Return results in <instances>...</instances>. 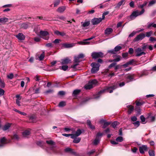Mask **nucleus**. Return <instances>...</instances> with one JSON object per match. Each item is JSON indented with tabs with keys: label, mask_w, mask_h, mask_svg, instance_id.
I'll list each match as a JSON object with an SVG mask.
<instances>
[{
	"label": "nucleus",
	"mask_w": 156,
	"mask_h": 156,
	"mask_svg": "<svg viewBox=\"0 0 156 156\" xmlns=\"http://www.w3.org/2000/svg\"><path fill=\"white\" fill-rule=\"evenodd\" d=\"M5 91L2 89L0 88V96H2L4 94Z\"/></svg>",
	"instance_id": "nucleus-60"
},
{
	"label": "nucleus",
	"mask_w": 156,
	"mask_h": 156,
	"mask_svg": "<svg viewBox=\"0 0 156 156\" xmlns=\"http://www.w3.org/2000/svg\"><path fill=\"white\" fill-rule=\"evenodd\" d=\"M60 41V40L59 39H56L53 42L55 44H57L59 43V41Z\"/></svg>",
	"instance_id": "nucleus-62"
},
{
	"label": "nucleus",
	"mask_w": 156,
	"mask_h": 156,
	"mask_svg": "<svg viewBox=\"0 0 156 156\" xmlns=\"http://www.w3.org/2000/svg\"><path fill=\"white\" fill-rule=\"evenodd\" d=\"M153 32L152 31H150L149 32H147L146 33V35L145 36L147 37H149L151 36L153 34Z\"/></svg>",
	"instance_id": "nucleus-40"
},
{
	"label": "nucleus",
	"mask_w": 156,
	"mask_h": 156,
	"mask_svg": "<svg viewBox=\"0 0 156 156\" xmlns=\"http://www.w3.org/2000/svg\"><path fill=\"white\" fill-rule=\"evenodd\" d=\"M116 64V63L114 62L112 63L108 66V69H111L112 67L114 66Z\"/></svg>",
	"instance_id": "nucleus-59"
},
{
	"label": "nucleus",
	"mask_w": 156,
	"mask_h": 156,
	"mask_svg": "<svg viewBox=\"0 0 156 156\" xmlns=\"http://www.w3.org/2000/svg\"><path fill=\"white\" fill-rule=\"evenodd\" d=\"M118 122L116 121L112 123V126L114 128H115L118 125Z\"/></svg>",
	"instance_id": "nucleus-51"
},
{
	"label": "nucleus",
	"mask_w": 156,
	"mask_h": 156,
	"mask_svg": "<svg viewBox=\"0 0 156 156\" xmlns=\"http://www.w3.org/2000/svg\"><path fill=\"white\" fill-rule=\"evenodd\" d=\"M65 151L66 152H70L71 153L75 154L76 153L73 150L69 148H67L65 149Z\"/></svg>",
	"instance_id": "nucleus-28"
},
{
	"label": "nucleus",
	"mask_w": 156,
	"mask_h": 156,
	"mask_svg": "<svg viewBox=\"0 0 156 156\" xmlns=\"http://www.w3.org/2000/svg\"><path fill=\"white\" fill-rule=\"evenodd\" d=\"M102 21V19L101 18H94L92 20L91 22L93 25H96Z\"/></svg>",
	"instance_id": "nucleus-10"
},
{
	"label": "nucleus",
	"mask_w": 156,
	"mask_h": 156,
	"mask_svg": "<svg viewBox=\"0 0 156 156\" xmlns=\"http://www.w3.org/2000/svg\"><path fill=\"white\" fill-rule=\"evenodd\" d=\"M81 23H83L82 24V26L83 27H88V26L90 24V21H85L83 23L82 22Z\"/></svg>",
	"instance_id": "nucleus-31"
},
{
	"label": "nucleus",
	"mask_w": 156,
	"mask_h": 156,
	"mask_svg": "<svg viewBox=\"0 0 156 156\" xmlns=\"http://www.w3.org/2000/svg\"><path fill=\"white\" fill-rule=\"evenodd\" d=\"M91 66L92 67L91 69V72L92 73H94L99 70L100 65L98 63H92L91 64Z\"/></svg>",
	"instance_id": "nucleus-4"
},
{
	"label": "nucleus",
	"mask_w": 156,
	"mask_h": 156,
	"mask_svg": "<svg viewBox=\"0 0 156 156\" xmlns=\"http://www.w3.org/2000/svg\"><path fill=\"white\" fill-rule=\"evenodd\" d=\"M79 59L80 58L77 56L75 57L74 59L75 62L77 63L80 62V61Z\"/></svg>",
	"instance_id": "nucleus-50"
},
{
	"label": "nucleus",
	"mask_w": 156,
	"mask_h": 156,
	"mask_svg": "<svg viewBox=\"0 0 156 156\" xmlns=\"http://www.w3.org/2000/svg\"><path fill=\"white\" fill-rule=\"evenodd\" d=\"M133 124L134 125V126L136 127H138L140 125V122L139 121H136L135 122H134L133 123Z\"/></svg>",
	"instance_id": "nucleus-48"
},
{
	"label": "nucleus",
	"mask_w": 156,
	"mask_h": 156,
	"mask_svg": "<svg viewBox=\"0 0 156 156\" xmlns=\"http://www.w3.org/2000/svg\"><path fill=\"white\" fill-rule=\"evenodd\" d=\"M140 119L143 124H145L146 123V122H145V118L143 115H141L140 116Z\"/></svg>",
	"instance_id": "nucleus-39"
},
{
	"label": "nucleus",
	"mask_w": 156,
	"mask_h": 156,
	"mask_svg": "<svg viewBox=\"0 0 156 156\" xmlns=\"http://www.w3.org/2000/svg\"><path fill=\"white\" fill-rule=\"evenodd\" d=\"M145 37V35L143 33H141L138 35L134 39V41H138L140 40H142Z\"/></svg>",
	"instance_id": "nucleus-8"
},
{
	"label": "nucleus",
	"mask_w": 156,
	"mask_h": 156,
	"mask_svg": "<svg viewBox=\"0 0 156 156\" xmlns=\"http://www.w3.org/2000/svg\"><path fill=\"white\" fill-rule=\"evenodd\" d=\"M13 110L15 111L18 112V113L22 115H26V113H24V112H23L19 111L17 109H13Z\"/></svg>",
	"instance_id": "nucleus-45"
},
{
	"label": "nucleus",
	"mask_w": 156,
	"mask_h": 156,
	"mask_svg": "<svg viewBox=\"0 0 156 156\" xmlns=\"http://www.w3.org/2000/svg\"><path fill=\"white\" fill-rule=\"evenodd\" d=\"M44 57V52H43V53L41 54V55L39 56V60L41 61L42 60Z\"/></svg>",
	"instance_id": "nucleus-47"
},
{
	"label": "nucleus",
	"mask_w": 156,
	"mask_h": 156,
	"mask_svg": "<svg viewBox=\"0 0 156 156\" xmlns=\"http://www.w3.org/2000/svg\"><path fill=\"white\" fill-rule=\"evenodd\" d=\"M134 62V59H132L129 62H127L125 64L122 65V66L124 68H126L129 65H131Z\"/></svg>",
	"instance_id": "nucleus-15"
},
{
	"label": "nucleus",
	"mask_w": 156,
	"mask_h": 156,
	"mask_svg": "<svg viewBox=\"0 0 156 156\" xmlns=\"http://www.w3.org/2000/svg\"><path fill=\"white\" fill-rule=\"evenodd\" d=\"M0 86L2 88H4L5 87L4 82L0 78Z\"/></svg>",
	"instance_id": "nucleus-37"
},
{
	"label": "nucleus",
	"mask_w": 156,
	"mask_h": 156,
	"mask_svg": "<svg viewBox=\"0 0 156 156\" xmlns=\"http://www.w3.org/2000/svg\"><path fill=\"white\" fill-rule=\"evenodd\" d=\"M110 124V122H104V125L103 126V128H105L107 126L109 125Z\"/></svg>",
	"instance_id": "nucleus-54"
},
{
	"label": "nucleus",
	"mask_w": 156,
	"mask_h": 156,
	"mask_svg": "<svg viewBox=\"0 0 156 156\" xmlns=\"http://www.w3.org/2000/svg\"><path fill=\"white\" fill-rule=\"evenodd\" d=\"M21 27L22 28L26 29L28 27V26L26 23H23L22 24Z\"/></svg>",
	"instance_id": "nucleus-52"
},
{
	"label": "nucleus",
	"mask_w": 156,
	"mask_h": 156,
	"mask_svg": "<svg viewBox=\"0 0 156 156\" xmlns=\"http://www.w3.org/2000/svg\"><path fill=\"white\" fill-rule=\"evenodd\" d=\"M66 9V7L65 6H62L59 7L57 11L59 12H62L65 10Z\"/></svg>",
	"instance_id": "nucleus-22"
},
{
	"label": "nucleus",
	"mask_w": 156,
	"mask_h": 156,
	"mask_svg": "<svg viewBox=\"0 0 156 156\" xmlns=\"http://www.w3.org/2000/svg\"><path fill=\"white\" fill-rule=\"evenodd\" d=\"M149 41L152 42L156 41V38L153 37H151L149 38Z\"/></svg>",
	"instance_id": "nucleus-56"
},
{
	"label": "nucleus",
	"mask_w": 156,
	"mask_h": 156,
	"mask_svg": "<svg viewBox=\"0 0 156 156\" xmlns=\"http://www.w3.org/2000/svg\"><path fill=\"white\" fill-rule=\"evenodd\" d=\"M115 76V74L114 73H110L108 74V76L109 77H111L112 76Z\"/></svg>",
	"instance_id": "nucleus-64"
},
{
	"label": "nucleus",
	"mask_w": 156,
	"mask_h": 156,
	"mask_svg": "<svg viewBox=\"0 0 156 156\" xmlns=\"http://www.w3.org/2000/svg\"><path fill=\"white\" fill-rule=\"evenodd\" d=\"M70 61V60L68 58H66L65 59H62L61 63L62 65L67 64L69 63Z\"/></svg>",
	"instance_id": "nucleus-17"
},
{
	"label": "nucleus",
	"mask_w": 156,
	"mask_h": 156,
	"mask_svg": "<svg viewBox=\"0 0 156 156\" xmlns=\"http://www.w3.org/2000/svg\"><path fill=\"white\" fill-rule=\"evenodd\" d=\"M147 2H145L143 4L139 5L138 7L139 8L142 9L141 11L140 12L137 10L133 12L130 16V18L133 20L137 16L142 14L145 11L143 8L147 5Z\"/></svg>",
	"instance_id": "nucleus-2"
},
{
	"label": "nucleus",
	"mask_w": 156,
	"mask_h": 156,
	"mask_svg": "<svg viewBox=\"0 0 156 156\" xmlns=\"http://www.w3.org/2000/svg\"><path fill=\"white\" fill-rule=\"evenodd\" d=\"M147 118L148 119L149 122H153L155 120V116H151L150 115Z\"/></svg>",
	"instance_id": "nucleus-18"
},
{
	"label": "nucleus",
	"mask_w": 156,
	"mask_h": 156,
	"mask_svg": "<svg viewBox=\"0 0 156 156\" xmlns=\"http://www.w3.org/2000/svg\"><path fill=\"white\" fill-rule=\"evenodd\" d=\"M136 32L133 31L129 35V37H133L136 34Z\"/></svg>",
	"instance_id": "nucleus-57"
},
{
	"label": "nucleus",
	"mask_w": 156,
	"mask_h": 156,
	"mask_svg": "<svg viewBox=\"0 0 156 156\" xmlns=\"http://www.w3.org/2000/svg\"><path fill=\"white\" fill-rule=\"evenodd\" d=\"M68 67L67 66H63L61 67L60 66V69L64 71H66L67 69H68Z\"/></svg>",
	"instance_id": "nucleus-43"
},
{
	"label": "nucleus",
	"mask_w": 156,
	"mask_h": 156,
	"mask_svg": "<svg viewBox=\"0 0 156 156\" xmlns=\"http://www.w3.org/2000/svg\"><path fill=\"white\" fill-rule=\"evenodd\" d=\"M55 33L58 35H60L62 36H64L65 35V34L64 32H60L58 30L55 31Z\"/></svg>",
	"instance_id": "nucleus-26"
},
{
	"label": "nucleus",
	"mask_w": 156,
	"mask_h": 156,
	"mask_svg": "<svg viewBox=\"0 0 156 156\" xmlns=\"http://www.w3.org/2000/svg\"><path fill=\"white\" fill-rule=\"evenodd\" d=\"M16 37L19 40H24L25 38V36L21 33H19L18 34L16 35Z\"/></svg>",
	"instance_id": "nucleus-14"
},
{
	"label": "nucleus",
	"mask_w": 156,
	"mask_h": 156,
	"mask_svg": "<svg viewBox=\"0 0 156 156\" xmlns=\"http://www.w3.org/2000/svg\"><path fill=\"white\" fill-rule=\"evenodd\" d=\"M128 108V113L129 114H130L133 111L134 108L133 106L130 105H128L127 106Z\"/></svg>",
	"instance_id": "nucleus-23"
},
{
	"label": "nucleus",
	"mask_w": 156,
	"mask_h": 156,
	"mask_svg": "<svg viewBox=\"0 0 156 156\" xmlns=\"http://www.w3.org/2000/svg\"><path fill=\"white\" fill-rule=\"evenodd\" d=\"M97 83V81L96 80L90 81L88 83L85 85L84 88L86 89H90L92 88Z\"/></svg>",
	"instance_id": "nucleus-3"
},
{
	"label": "nucleus",
	"mask_w": 156,
	"mask_h": 156,
	"mask_svg": "<svg viewBox=\"0 0 156 156\" xmlns=\"http://www.w3.org/2000/svg\"><path fill=\"white\" fill-rule=\"evenodd\" d=\"M139 151L141 154H144V151H147L148 148L146 145H142L139 147Z\"/></svg>",
	"instance_id": "nucleus-9"
},
{
	"label": "nucleus",
	"mask_w": 156,
	"mask_h": 156,
	"mask_svg": "<svg viewBox=\"0 0 156 156\" xmlns=\"http://www.w3.org/2000/svg\"><path fill=\"white\" fill-rule=\"evenodd\" d=\"M66 105V103L64 101H61L58 104V106L59 107H62Z\"/></svg>",
	"instance_id": "nucleus-46"
},
{
	"label": "nucleus",
	"mask_w": 156,
	"mask_h": 156,
	"mask_svg": "<svg viewBox=\"0 0 156 156\" xmlns=\"http://www.w3.org/2000/svg\"><path fill=\"white\" fill-rule=\"evenodd\" d=\"M44 144V142L41 141H37V145L41 147H42L43 146Z\"/></svg>",
	"instance_id": "nucleus-38"
},
{
	"label": "nucleus",
	"mask_w": 156,
	"mask_h": 156,
	"mask_svg": "<svg viewBox=\"0 0 156 156\" xmlns=\"http://www.w3.org/2000/svg\"><path fill=\"white\" fill-rule=\"evenodd\" d=\"M87 41L86 39L84 40L83 41H80L78 42V44L81 45H87L89 44H90V42Z\"/></svg>",
	"instance_id": "nucleus-24"
},
{
	"label": "nucleus",
	"mask_w": 156,
	"mask_h": 156,
	"mask_svg": "<svg viewBox=\"0 0 156 156\" xmlns=\"http://www.w3.org/2000/svg\"><path fill=\"white\" fill-rule=\"evenodd\" d=\"M74 139L73 142L75 143H79L81 140V138L79 137L77 138V137H75L74 138H72Z\"/></svg>",
	"instance_id": "nucleus-34"
},
{
	"label": "nucleus",
	"mask_w": 156,
	"mask_h": 156,
	"mask_svg": "<svg viewBox=\"0 0 156 156\" xmlns=\"http://www.w3.org/2000/svg\"><path fill=\"white\" fill-rule=\"evenodd\" d=\"M156 1L155 0H153L150 2L148 4L149 6H151L155 3Z\"/></svg>",
	"instance_id": "nucleus-49"
},
{
	"label": "nucleus",
	"mask_w": 156,
	"mask_h": 156,
	"mask_svg": "<svg viewBox=\"0 0 156 156\" xmlns=\"http://www.w3.org/2000/svg\"><path fill=\"white\" fill-rule=\"evenodd\" d=\"M46 143L48 144L51 145V146L50 147V149L52 151V152H54V146L53 145V144L54 143V142H53L52 140H47L46 141Z\"/></svg>",
	"instance_id": "nucleus-19"
},
{
	"label": "nucleus",
	"mask_w": 156,
	"mask_h": 156,
	"mask_svg": "<svg viewBox=\"0 0 156 156\" xmlns=\"http://www.w3.org/2000/svg\"><path fill=\"white\" fill-rule=\"evenodd\" d=\"M81 91L79 89H76L74 90L73 93V96H75L77 94H78Z\"/></svg>",
	"instance_id": "nucleus-32"
},
{
	"label": "nucleus",
	"mask_w": 156,
	"mask_h": 156,
	"mask_svg": "<svg viewBox=\"0 0 156 156\" xmlns=\"http://www.w3.org/2000/svg\"><path fill=\"white\" fill-rule=\"evenodd\" d=\"M134 52L133 50V48H130L129 49V50L128 51V53L130 54H132Z\"/></svg>",
	"instance_id": "nucleus-53"
},
{
	"label": "nucleus",
	"mask_w": 156,
	"mask_h": 156,
	"mask_svg": "<svg viewBox=\"0 0 156 156\" xmlns=\"http://www.w3.org/2000/svg\"><path fill=\"white\" fill-rule=\"evenodd\" d=\"M135 52L136 53L135 56L136 57H139L146 54V53L140 48H138L135 49Z\"/></svg>",
	"instance_id": "nucleus-6"
},
{
	"label": "nucleus",
	"mask_w": 156,
	"mask_h": 156,
	"mask_svg": "<svg viewBox=\"0 0 156 156\" xmlns=\"http://www.w3.org/2000/svg\"><path fill=\"white\" fill-rule=\"evenodd\" d=\"M39 33L41 37L46 40L48 39L49 37L48 36V32L41 30Z\"/></svg>",
	"instance_id": "nucleus-5"
},
{
	"label": "nucleus",
	"mask_w": 156,
	"mask_h": 156,
	"mask_svg": "<svg viewBox=\"0 0 156 156\" xmlns=\"http://www.w3.org/2000/svg\"><path fill=\"white\" fill-rule=\"evenodd\" d=\"M123 137L122 136H119L116 139V141L117 142H122L123 141Z\"/></svg>",
	"instance_id": "nucleus-36"
},
{
	"label": "nucleus",
	"mask_w": 156,
	"mask_h": 156,
	"mask_svg": "<svg viewBox=\"0 0 156 156\" xmlns=\"http://www.w3.org/2000/svg\"><path fill=\"white\" fill-rule=\"evenodd\" d=\"M100 138L96 137V138L94 141V145H96L98 144L100 142Z\"/></svg>",
	"instance_id": "nucleus-27"
},
{
	"label": "nucleus",
	"mask_w": 156,
	"mask_h": 156,
	"mask_svg": "<svg viewBox=\"0 0 156 156\" xmlns=\"http://www.w3.org/2000/svg\"><path fill=\"white\" fill-rule=\"evenodd\" d=\"M114 62H118L121 60V57L119 55H115L113 56Z\"/></svg>",
	"instance_id": "nucleus-21"
},
{
	"label": "nucleus",
	"mask_w": 156,
	"mask_h": 156,
	"mask_svg": "<svg viewBox=\"0 0 156 156\" xmlns=\"http://www.w3.org/2000/svg\"><path fill=\"white\" fill-rule=\"evenodd\" d=\"M148 153L150 156H154L155 155L154 151L152 150H150Z\"/></svg>",
	"instance_id": "nucleus-44"
},
{
	"label": "nucleus",
	"mask_w": 156,
	"mask_h": 156,
	"mask_svg": "<svg viewBox=\"0 0 156 156\" xmlns=\"http://www.w3.org/2000/svg\"><path fill=\"white\" fill-rule=\"evenodd\" d=\"M30 133L29 131L26 130L22 134L23 136L26 137L27 136L29 135Z\"/></svg>",
	"instance_id": "nucleus-33"
},
{
	"label": "nucleus",
	"mask_w": 156,
	"mask_h": 156,
	"mask_svg": "<svg viewBox=\"0 0 156 156\" xmlns=\"http://www.w3.org/2000/svg\"><path fill=\"white\" fill-rule=\"evenodd\" d=\"M10 126V124L9 123L5 125L3 127L2 129L3 130L5 131L8 129Z\"/></svg>",
	"instance_id": "nucleus-30"
},
{
	"label": "nucleus",
	"mask_w": 156,
	"mask_h": 156,
	"mask_svg": "<svg viewBox=\"0 0 156 156\" xmlns=\"http://www.w3.org/2000/svg\"><path fill=\"white\" fill-rule=\"evenodd\" d=\"M113 31V29L111 28H107L105 30V34L109 35Z\"/></svg>",
	"instance_id": "nucleus-20"
},
{
	"label": "nucleus",
	"mask_w": 156,
	"mask_h": 156,
	"mask_svg": "<svg viewBox=\"0 0 156 156\" xmlns=\"http://www.w3.org/2000/svg\"><path fill=\"white\" fill-rule=\"evenodd\" d=\"M7 77L9 79H12L13 77V75L12 73H10L8 75Z\"/></svg>",
	"instance_id": "nucleus-55"
},
{
	"label": "nucleus",
	"mask_w": 156,
	"mask_h": 156,
	"mask_svg": "<svg viewBox=\"0 0 156 156\" xmlns=\"http://www.w3.org/2000/svg\"><path fill=\"white\" fill-rule=\"evenodd\" d=\"M12 139L14 140H18L19 139V137L17 134H14L12 137Z\"/></svg>",
	"instance_id": "nucleus-42"
},
{
	"label": "nucleus",
	"mask_w": 156,
	"mask_h": 156,
	"mask_svg": "<svg viewBox=\"0 0 156 156\" xmlns=\"http://www.w3.org/2000/svg\"><path fill=\"white\" fill-rule=\"evenodd\" d=\"M108 52L111 53L112 54H115V51L114 49L108 50Z\"/></svg>",
	"instance_id": "nucleus-61"
},
{
	"label": "nucleus",
	"mask_w": 156,
	"mask_h": 156,
	"mask_svg": "<svg viewBox=\"0 0 156 156\" xmlns=\"http://www.w3.org/2000/svg\"><path fill=\"white\" fill-rule=\"evenodd\" d=\"M151 27L156 28V24L153 23H148L147 24V28L150 29Z\"/></svg>",
	"instance_id": "nucleus-25"
},
{
	"label": "nucleus",
	"mask_w": 156,
	"mask_h": 156,
	"mask_svg": "<svg viewBox=\"0 0 156 156\" xmlns=\"http://www.w3.org/2000/svg\"><path fill=\"white\" fill-rule=\"evenodd\" d=\"M117 88V85H114L112 86L111 87H107L101 90L100 92H99L98 94L94 96V97L92 98H87L83 100V103L86 102V101H88L90 99L92 98L94 99H98L100 97V95L102 93L104 92L105 91H106L108 92H109L110 93H112L113 92V90H114Z\"/></svg>",
	"instance_id": "nucleus-1"
},
{
	"label": "nucleus",
	"mask_w": 156,
	"mask_h": 156,
	"mask_svg": "<svg viewBox=\"0 0 156 156\" xmlns=\"http://www.w3.org/2000/svg\"><path fill=\"white\" fill-rule=\"evenodd\" d=\"M82 131L80 129H78L76 132V133L74 134H72V135L71 138H74L75 137H77V136L80 135L82 133Z\"/></svg>",
	"instance_id": "nucleus-12"
},
{
	"label": "nucleus",
	"mask_w": 156,
	"mask_h": 156,
	"mask_svg": "<svg viewBox=\"0 0 156 156\" xmlns=\"http://www.w3.org/2000/svg\"><path fill=\"white\" fill-rule=\"evenodd\" d=\"M77 56L80 58H83L84 57V55L82 53H81L79 54Z\"/></svg>",
	"instance_id": "nucleus-63"
},
{
	"label": "nucleus",
	"mask_w": 156,
	"mask_h": 156,
	"mask_svg": "<svg viewBox=\"0 0 156 156\" xmlns=\"http://www.w3.org/2000/svg\"><path fill=\"white\" fill-rule=\"evenodd\" d=\"M122 48L121 46L118 45L116 46L114 49L115 52H116L122 49Z\"/></svg>",
	"instance_id": "nucleus-41"
},
{
	"label": "nucleus",
	"mask_w": 156,
	"mask_h": 156,
	"mask_svg": "<svg viewBox=\"0 0 156 156\" xmlns=\"http://www.w3.org/2000/svg\"><path fill=\"white\" fill-rule=\"evenodd\" d=\"M87 125L89 126L91 129H94V126H92V125H91V122L90 120H87Z\"/></svg>",
	"instance_id": "nucleus-35"
},
{
	"label": "nucleus",
	"mask_w": 156,
	"mask_h": 156,
	"mask_svg": "<svg viewBox=\"0 0 156 156\" xmlns=\"http://www.w3.org/2000/svg\"><path fill=\"white\" fill-rule=\"evenodd\" d=\"M103 54L101 52H94L91 54V56L93 58L96 59L99 57H103Z\"/></svg>",
	"instance_id": "nucleus-7"
},
{
	"label": "nucleus",
	"mask_w": 156,
	"mask_h": 156,
	"mask_svg": "<svg viewBox=\"0 0 156 156\" xmlns=\"http://www.w3.org/2000/svg\"><path fill=\"white\" fill-rule=\"evenodd\" d=\"M8 19L6 17L0 18V23H3L7 22Z\"/></svg>",
	"instance_id": "nucleus-29"
},
{
	"label": "nucleus",
	"mask_w": 156,
	"mask_h": 156,
	"mask_svg": "<svg viewBox=\"0 0 156 156\" xmlns=\"http://www.w3.org/2000/svg\"><path fill=\"white\" fill-rule=\"evenodd\" d=\"M134 75H129L127 76L126 77V81L127 82H129L133 80Z\"/></svg>",
	"instance_id": "nucleus-13"
},
{
	"label": "nucleus",
	"mask_w": 156,
	"mask_h": 156,
	"mask_svg": "<svg viewBox=\"0 0 156 156\" xmlns=\"http://www.w3.org/2000/svg\"><path fill=\"white\" fill-rule=\"evenodd\" d=\"M74 45V44L64 43L62 44L63 47L65 48H71Z\"/></svg>",
	"instance_id": "nucleus-16"
},
{
	"label": "nucleus",
	"mask_w": 156,
	"mask_h": 156,
	"mask_svg": "<svg viewBox=\"0 0 156 156\" xmlns=\"http://www.w3.org/2000/svg\"><path fill=\"white\" fill-rule=\"evenodd\" d=\"M137 120V118L135 116L132 117L131 118V120L133 122L136 121Z\"/></svg>",
	"instance_id": "nucleus-58"
},
{
	"label": "nucleus",
	"mask_w": 156,
	"mask_h": 156,
	"mask_svg": "<svg viewBox=\"0 0 156 156\" xmlns=\"http://www.w3.org/2000/svg\"><path fill=\"white\" fill-rule=\"evenodd\" d=\"M8 143L6 139L4 137L2 138L0 140V147L4 146Z\"/></svg>",
	"instance_id": "nucleus-11"
}]
</instances>
